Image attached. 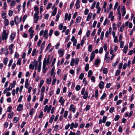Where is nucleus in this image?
<instances>
[{"mask_svg": "<svg viewBox=\"0 0 135 135\" xmlns=\"http://www.w3.org/2000/svg\"><path fill=\"white\" fill-rule=\"evenodd\" d=\"M111 123L110 122L107 121L105 124V126L107 127H109Z\"/></svg>", "mask_w": 135, "mask_h": 135, "instance_id": "0e129e2a", "label": "nucleus"}, {"mask_svg": "<svg viewBox=\"0 0 135 135\" xmlns=\"http://www.w3.org/2000/svg\"><path fill=\"white\" fill-rule=\"evenodd\" d=\"M8 61V59L7 57H6L5 58L3 61V62L5 65H6L7 64Z\"/></svg>", "mask_w": 135, "mask_h": 135, "instance_id": "c03bdc74", "label": "nucleus"}, {"mask_svg": "<svg viewBox=\"0 0 135 135\" xmlns=\"http://www.w3.org/2000/svg\"><path fill=\"white\" fill-rule=\"evenodd\" d=\"M128 49V46H125L124 47L123 49V52L125 54H126Z\"/></svg>", "mask_w": 135, "mask_h": 135, "instance_id": "473e14b6", "label": "nucleus"}, {"mask_svg": "<svg viewBox=\"0 0 135 135\" xmlns=\"http://www.w3.org/2000/svg\"><path fill=\"white\" fill-rule=\"evenodd\" d=\"M92 45H90L88 47V50L89 52H91L92 51Z\"/></svg>", "mask_w": 135, "mask_h": 135, "instance_id": "6e6d98bb", "label": "nucleus"}, {"mask_svg": "<svg viewBox=\"0 0 135 135\" xmlns=\"http://www.w3.org/2000/svg\"><path fill=\"white\" fill-rule=\"evenodd\" d=\"M106 97V94L104 93H103L102 95V96L101 97H100V99L102 100H103L104 98Z\"/></svg>", "mask_w": 135, "mask_h": 135, "instance_id": "a18cd8bd", "label": "nucleus"}, {"mask_svg": "<svg viewBox=\"0 0 135 135\" xmlns=\"http://www.w3.org/2000/svg\"><path fill=\"white\" fill-rule=\"evenodd\" d=\"M46 63L45 62V60L44 61L42 66V72L43 73H45L46 72L47 68H46Z\"/></svg>", "mask_w": 135, "mask_h": 135, "instance_id": "0eeeda50", "label": "nucleus"}, {"mask_svg": "<svg viewBox=\"0 0 135 135\" xmlns=\"http://www.w3.org/2000/svg\"><path fill=\"white\" fill-rule=\"evenodd\" d=\"M41 62H39L38 65V66L37 68L38 71L40 72V71L41 68Z\"/></svg>", "mask_w": 135, "mask_h": 135, "instance_id": "7c9ffc66", "label": "nucleus"}, {"mask_svg": "<svg viewBox=\"0 0 135 135\" xmlns=\"http://www.w3.org/2000/svg\"><path fill=\"white\" fill-rule=\"evenodd\" d=\"M83 95V98L84 99H86L87 98L88 95V92L86 91Z\"/></svg>", "mask_w": 135, "mask_h": 135, "instance_id": "f3484780", "label": "nucleus"}, {"mask_svg": "<svg viewBox=\"0 0 135 135\" xmlns=\"http://www.w3.org/2000/svg\"><path fill=\"white\" fill-rule=\"evenodd\" d=\"M104 36V32L103 31L101 32L100 38V39L102 40L103 39Z\"/></svg>", "mask_w": 135, "mask_h": 135, "instance_id": "13d9d810", "label": "nucleus"}, {"mask_svg": "<svg viewBox=\"0 0 135 135\" xmlns=\"http://www.w3.org/2000/svg\"><path fill=\"white\" fill-rule=\"evenodd\" d=\"M6 12H5L4 11L2 12V13L1 15L2 16V18L3 19H6Z\"/></svg>", "mask_w": 135, "mask_h": 135, "instance_id": "bb28decb", "label": "nucleus"}, {"mask_svg": "<svg viewBox=\"0 0 135 135\" xmlns=\"http://www.w3.org/2000/svg\"><path fill=\"white\" fill-rule=\"evenodd\" d=\"M92 16V13H89V14H88V15L87 16V18H86L87 21H89L90 20Z\"/></svg>", "mask_w": 135, "mask_h": 135, "instance_id": "412c9836", "label": "nucleus"}, {"mask_svg": "<svg viewBox=\"0 0 135 135\" xmlns=\"http://www.w3.org/2000/svg\"><path fill=\"white\" fill-rule=\"evenodd\" d=\"M28 79H26V80L25 84V87L26 88H27L28 87Z\"/></svg>", "mask_w": 135, "mask_h": 135, "instance_id": "c756f323", "label": "nucleus"}, {"mask_svg": "<svg viewBox=\"0 0 135 135\" xmlns=\"http://www.w3.org/2000/svg\"><path fill=\"white\" fill-rule=\"evenodd\" d=\"M84 73H81L80 75L79 76V79L80 80H82L84 76Z\"/></svg>", "mask_w": 135, "mask_h": 135, "instance_id": "3c124183", "label": "nucleus"}, {"mask_svg": "<svg viewBox=\"0 0 135 135\" xmlns=\"http://www.w3.org/2000/svg\"><path fill=\"white\" fill-rule=\"evenodd\" d=\"M93 74V72L91 70H89L88 73V77L90 78L91 77V76Z\"/></svg>", "mask_w": 135, "mask_h": 135, "instance_id": "2f4dec72", "label": "nucleus"}, {"mask_svg": "<svg viewBox=\"0 0 135 135\" xmlns=\"http://www.w3.org/2000/svg\"><path fill=\"white\" fill-rule=\"evenodd\" d=\"M14 114V113L13 112H11L8 114V118H11L13 117Z\"/></svg>", "mask_w": 135, "mask_h": 135, "instance_id": "58836bf2", "label": "nucleus"}, {"mask_svg": "<svg viewBox=\"0 0 135 135\" xmlns=\"http://www.w3.org/2000/svg\"><path fill=\"white\" fill-rule=\"evenodd\" d=\"M104 83L103 81H101L99 84V87L100 89H102L103 88Z\"/></svg>", "mask_w": 135, "mask_h": 135, "instance_id": "4468645a", "label": "nucleus"}, {"mask_svg": "<svg viewBox=\"0 0 135 135\" xmlns=\"http://www.w3.org/2000/svg\"><path fill=\"white\" fill-rule=\"evenodd\" d=\"M121 11L122 13V15L123 16H124L126 13V11L125 10V7L124 6H123L122 7Z\"/></svg>", "mask_w": 135, "mask_h": 135, "instance_id": "ddd939ff", "label": "nucleus"}, {"mask_svg": "<svg viewBox=\"0 0 135 135\" xmlns=\"http://www.w3.org/2000/svg\"><path fill=\"white\" fill-rule=\"evenodd\" d=\"M14 21L16 25L18 24L19 23V18L18 16H16L14 18Z\"/></svg>", "mask_w": 135, "mask_h": 135, "instance_id": "dca6fc26", "label": "nucleus"}, {"mask_svg": "<svg viewBox=\"0 0 135 135\" xmlns=\"http://www.w3.org/2000/svg\"><path fill=\"white\" fill-rule=\"evenodd\" d=\"M51 44H49L47 46V47H46V49L45 50V51H47L51 47Z\"/></svg>", "mask_w": 135, "mask_h": 135, "instance_id": "774afa93", "label": "nucleus"}, {"mask_svg": "<svg viewBox=\"0 0 135 135\" xmlns=\"http://www.w3.org/2000/svg\"><path fill=\"white\" fill-rule=\"evenodd\" d=\"M44 98V94H40V101L42 102L43 101Z\"/></svg>", "mask_w": 135, "mask_h": 135, "instance_id": "37998d69", "label": "nucleus"}, {"mask_svg": "<svg viewBox=\"0 0 135 135\" xmlns=\"http://www.w3.org/2000/svg\"><path fill=\"white\" fill-rule=\"evenodd\" d=\"M48 30L47 29H46L44 31L43 36L46 39H47L48 37Z\"/></svg>", "mask_w": 135, "mask_h": 135, "instance_id": "6e6552de", "label": "nucleus"}, {"mask_svg": "<svg viewBox=\"0 0 135 135\" xmlns=\"http://www.w3.org/2000/svg\"><path fill=\"white\" fill-rule=\"evenodd\" d=\"M63 24L62 23H60L59 25V29L60 30H61L62 29L63 27Z\"/></svg>", "mask_w": 135, "mask_h": 135, "instance_id": "680f3d73", "label": "nucleus"}, {"mask_svg": "<svg viewBox=\"0 0 135 135\" xmlns=\"http://www.w3.org/2000/svg\"><path fill=\"white\" fill-rule=\"evenodd\" d=\"M58 54L60 57H62L64 54V49H60L58 51Z\"/></svg>", "mask_w": 135, "mask_h": 135, "instance_id": "39448f33", "label": "nucleus"}, {"mask_svg": "<svg viewBox=\"0 0 135 135\" xmlns=\"http://www.w3.org/2000/svg\"><path fill=\"white\" fill-rule=\"evenodd\" d=\"M13 13V11L12 10H9L8 13L9 16L10 17L12 16Z\"/></svg>", "mask_w": 135, "mask_h": 135, "instance_id": "8fccbe9b", "label": "nucleus"}, {"mask_svg": "<svg viewBox=\"0 0 135 135\" xmlns=\"http://www.w3.org/2000/svg\"><path fill=\"white\" fill-rule=\"evenodd\" d=\"M39 13H38V12H35L34 14V19H38L39 18V16H38Z\"/></svg>", "mask_w": 135, "mask_h": 135, "instance_id": "b1692460", "label": "nucleus"}, {"mask_svg": "<svg viewBox=\"0 0 135 135\" xmlns=\"http://www.w3.org/2000/svg\"><path fill=\"white\" fill-rule=\"evenodd\" d=\"M81 87L80 85H78L75 87L76 90L77 91H79Z\"/></svg>", "mask_w": 135, "mask_h": 135, "instance_id": "864d4df0", "label": "nucleus"}, {"mask_svg": "<svg viewBox=\"0 0 135 135\" xmlns=\"http://www.w3.org/2000/svg\"><path fill=\"white\" fill-rule=\"evenodd\" d=\"M38 61L36 59L34 60L33 62H31V64L29 65V68L30 69H32L33 70L34 69L35 66H37Z\"/></svg>", "mask_w": 135, "mask_h": 135, "instance_id": "f03ea898", "label": "nucleus"}, {"mask_svg": "<svg viewBox=\"0 0 135 135\" xmlns=\"http://www.w3.org/2000/svg\"><path fill=\"white\" fill-rule=\"evenodd\" d=\"M96 4V2L95 1H94L93 2V3L92 5H91V9H93L95 7V6Z\"/></svg>", "mask_w": 135, "mask_h": 135, "instance_id": "338daca9", "label": "nucleus"}, {"mask_svg": "<svg viewBox=\"0 0 135 135\" xmlns=\"http://www.w3.org/2000/svg\"><path fill=\"white\" fill-rule=\"evenodd\" d=\"M89 69V65L88 64H87L85 66V71H87Z\"/></svg>", "mask_w": 135, "mask_h": 135, "instance_id": "4d7b16f0", "label": "nucleus"}, {"mask_svg": "<svg viewBox=\"0 0 135 135\" xmlns=\"http://www.w3.org/2000/svg\"><path fill=\"white\" fill-rule=\"evenodd\" d=\"M32 28L31 27L29 30L28 32L30 33V38H32L33 35V32L34 31L33 30H32Z\"/></svg>", "mask_w": 135, "mask_h": 135, "instance_id": "9d476101", "label": "nucleus"}, {"mask_svg": "<svg viewBox=\"0 0 135 135\" xmlns=\"http://www.w3.org/2000/svg\"><path fill=\"white\" fill-rule=\"evenodd\" d=\"M8 32H7L5 30H3L2 34V40H6L8 38Z\"/></svg>", "mask_w": 135, "mask_h": 135, "instance_id": "f257e3e1", "label": "nucleus"}, {"mask_svg": "<svg viewBox=\"0 0 135 135\" xmlns=\"http://www.w3.org/2000/svg\"><path fill=\"white\" fill-rule=\"evenodd\" d=\"M49 109L48 106V105H46L44 108V112H45L47 111V113H48V110Z\"/></svg>", "mask_w": 135, "mask_h": 135, "instance_id": "a19ab883", "label": "nucleus"}, {"mask_svg": "<svg viewBox=\"0 0 135 135\" xmlns=\"http://www.w3.org/2000/svg\"><path fill=\"white\" fill-rule=\"evenodd\" d=\"M103 48L104 50L106 51L107 50V44H105L103 45Z\"/></svg>", "mask_w": 135, "mask_h": 135, "instance_id": "bf43d9fd", "label": "nucleus"}, {"mask_svg": "<svg viewBox=\"0 0 135 135\" xmlns=\"http://www.w3.org/2000/svg\"><path fill=\"white\" fill-rule=\"evenodd\" d=\"M35 110L33 108L31 109L29 111V115L32 116L35 112Z\"/></svg>", "mask_w": 135, "mask_h": 135, "instance_id": "a211bd4d", "label": "nucleus"}, {"mask_svg": "<svg viewBox=\"0 0 135 135\" xmlns=\"http://www.w3.org/2000/svg\"><path fill=\"white\" fill-rule=\"evenodd\" d=\"M68 113V112L67 110H65L64 112V117L65 118H67Z\"/></svg>", "mask_w": 135, "mask_h": 135, "instance_id": "f704fd0d", "label": "nucleus"}, {"mask_svg": "<svg viewBox=\"0 0 135 135\" xmlns=\"http://www.w3.org/2000/svg\"><path fill=\"white\" fill-rule=\"evenodd\" d=\"M22 60V59L21 58H20L18 60L17 62V65H21V63Z\"/></svg>", "mask_w": 135, "mask_h": 135, "instance_id": "603ef678", "label": "nucleus"}, {"mask_svg": "<svg viewBox=\"0 0 135 135\" xmlns=\"http://www.w3.org/2000/svg\"><path fill=\"white\" fill-rule=\"evenodd\" d=\"M55 68L54 67H53L52 68L51 71V76H53V78H54L55 76V75H53Z\"/></svg>", "mask_w": 135, "mask_h": 135, "instance_id": "a878e982", "label": "nucleus"}, {"mask_svg": "<svg viewBox=\"0 0 135 135\" xmlns=\"http://www.w3.org/2000/svg\"><path fill=\"white\" fill-rule=\"evenodd\" d=\"M78 126V123L76 122L75 123L74 122H72L70 124V129L72 130L74 127L75 128H76Z\"/></svg>", "mask_w": 135, "mask_h": 135, "instance_id": "7ed1b4c3", "label": "nucleus"}, {"mask_svg": "<svg viewBox=\"0 0 135 135\" xmlns=\"http://www.w3.org/2000/svg\"><path fill=\"white\" fill-rule=\"evenodd\" d=\"M16 4V2L15 0H14L11 1V3L10 6H14Z\"/></svg>", "mask_w": 135, "mask_h": 135, "instance_id": "09e8293b", "label": "nucleus"}, {"mask_svg": "<svg viewBox=\"0 0 135 135\" xmlns=\"http://www.w3.org/2000/svg\"><path fill=\"white\" fill-rule=\"evenodd\" d=\"M114 43H117L118 42V39L117 37L116 36L114 37Z\"/></svg>", "mask_w": 135, "mask_h": 135, "instance_id": "052dcab7", "label": "nucleus"}, {"mask_svg": "<svg viewBox=\"0 0 135 135\" xmlns=\"http://www.w3.org/2000/svg\"><path fill=\"white\" fill-rule=\"evenodd\" d=\"M45 90V86H43L41 88V94H44Z\"/></svg>", "mask_w": 135, "mask_h": 135, "instance_id": "49530a36", "label": "nucleus"}, {"mask_svg": "<svg viewBox=\"0 0 135 135\" xmlns=\"http://www.w3.org/2000/svg\"><path fill=\"white\" fill-rule=\"evenodd\" d=\"M45 44V41H44L41 45V51H42L44 49Z\"/></svg>", "mask_w": 135, "mask_h": 135, "instance_id": "c85d7f7f", "label": "nucleus"}, {"mask_svg": "<svg viewBox=\"0 0 135 135\" xmlns=\"http://www.w3.org/2000/svg\"><path fill=\"white\" fill-rule=\"evenodd\" d=\"M52 78L51 77H49L46 80V82L47 84H49L51 82Z\"/></svg>", "mask_w": 135, "mask_h": 135, "instance_id": "4be33fe9", "label": "nucleus"}, {"mask_svg": "<svg viewBox=\"0 0 135 135\" xmlns=\"http://www.w3.org/2000/svg\"><path fill=\"white\" fill-rule=\"evenodd\" d=\"M100 61L98 59H97L95 62V65H98L100 63Z\"/></svg>", "mask_w": 135, "mask_h": 135, "instance_id": "79ce46f5", "label": "nucleus"}, {"mask_svg": "<svg viewBox=\"0 0 135 135\" xmlns=\"http://www.w3.org/2000/svg\"><path fill=\"white\" fill-rule=\"evenodd\" d=\"M16 84V81L15 80L13 81L12 83H11L9 85V86L8 88V91H10L11 90L13 87H14L15 86V85Z\"/></svg>", "mask_w": 135, "mask_h": 135, "instance_id": "423d86ee", "label": "nucleus"}, {"mask_svg": "<svg viewBox=\"0 0 135 135\" xmlns=\"http://www.w3.org/2000/svg\"><path fill=\"white\" fill-rule=\"evenodd\" d=\"M95 54H94V52H92L90 56V61H92L94 58Z\"/></svg>", "mask_w": 135, "mask_h": 135, "instance_id": "6ab92c4d", "label": "nucleus"}, {"mask_svg": "<svg viewBox=\"0 0 135 135\" xmlns=\"http://www.w3.org/2000/svg\"><path fill=\"white\" fill-rule=\"evenodd\" d=\"M109 18H111V20L112 21L113 20L114 18V16H113V12L111 11L110 12L108 16Z\"/></svg>", "mask_w": 135, "mask_h": 135, "instance_id": "9b49d317", "label": "nucleus"}, {"mask_svg": "<svg viewBox=\"0 0 135 135\" xmlns=\"http://www.w3.org/2000/svg\"><path fill=\"white\" fill-rule=\"evenodd\" d=\"M65 101V100L64 99H63V97H60V98L59 100V103H61V105L62 106H64Z\"/></svg>", "mask_w": 135, "mask_h": 135, "instance_id": "1a4fd4ad", "label": "nucleus"}, {"mask_svg": "<svg viewBox=\"0 0 135 135\" xmlns=\"http://www.w3.org/2000/svg\"><path fill=\"white\" fill-rule=\"evenodd\" d=\"M57 7H55L54 8L53 11L52 12V16H54L55 15L57 12Z\"/></svg>", "mask_w": 135, "mask_h": 135, "instance_id": "5701e85b", "label": "nucleus"}, {"mask_svg": "<svg viewBox=\"0 0 135 135\" xmlns=\"http://www.w3.org/2000/svg\"><path fill=\"white\" fill-rule=\"evenodd\" d=\"M19 120V119L18 117H15L13 119V121L15 123H16Z\"/></svg>", "mask_w": 135, "mask_h": 135, "instance_id": "e433bc0d", "label": "nucleus"}, {"mask_svg": "<svg viewBox=\"0 0 135 135\" xmlns=\"http://www.w3.org/2000/svg\"><path fill=\"white\" fill-rule=\"evenodd\" d=\"M36 49H34L33 50L32 54V56H34L36 52Z\"/></svg>", "mask_w": 135, "mask_h": 135, "instance_id": "69168bd1", "label": "nucleus"}, {"mask_svg": "<svg viewBox=\"0 0 135 135\" xmlns=\"http://www.w3.org/2000/svg\"><path fill=\"white\" fill-rule=\"evenodd\" d=\"M124 23H123V25L120 27L119 31L120 32H122L124 30Z\"/></svg>", "mask_w": 135, "mask_h": 135, "instance_id": "cd10ccee", "label": "nucleus"}, {"mask_svg": "<svg viewBox=\"0 0 135 135\" xmlns=\"http://www.w3.org/2000/svg\"><path fill=\"white\" fill-rule=\"evenodd\" d=\"M107 117L106 116H104L103 118L102 122L103 123H105L107 120Z\"/></svg>", "mask_w": 135, "mask_h": 135, "instance_id": "ea45409f", "label": "nucleus"}, {"mask_svg": "<svg viewBox=\"0 0 135 135\" xmlns=\"http://www.w3.org/2000/svg\"><path fill=\"white\" fill-rule=\"evenodd\" d=\"M98 89H97L95 91V98L97 99L98 98Z\"/></svg>", "mask_w": 135, "mask_h": 135, "instance_id": "4c0bfd02", "label": "nucleus"}, {"mask_svg": "<svg viewBox=\"0 0 135 135\" xmlns=\"http://www.w3.org/2000/svg\"><path fill=\"white\" fill-rule=\"evenodd\" d=\"M23 108V105L22 104H19L17 108V110L18 111L20 112L22 110Z\"/></svg>", "mask_w": 135, "mask_h": 135, "instance_id": "f8f14e48", "label": "nucleus"}, {"mask_svg": "<svg viewBox=\"0 0 135 135\" xmlns=\"http://www.w3.org/2000/svg\"><path fill=\"white\" fill-rule=\"evenodd\" d=\"M4 24L6 26H7L9 25V22L8 19H4Z\"/></svg>", "mask_w": 135, "mask_h": 135, "instance_id": "393cba45", "label": "nucleus"}, {"mask_svg": "<svg viewBox=\"0 0 135 135\" xmlns=\"http://www.w3.org/2000/svg\"><path fill=\"white\" fill-rule=\"evenodd\" d=\"M108 72V69L106 68H104L103 71V73L106 74Z\"/></svg>", "mask_w": 135, "mask_h": 135, "instance_id": "e2e57ef3", "label": "nucleus"}, {"mask_svg": "<svg viewBox=\"0 0 135 135\" xmlns=\"http://www.w3.org/2000/svg\"><path fill=\"white\" fill-rule=\"evenodd\" d=\"M8 52H9L8 49L7 48L5 49L4 50V54L6 56L8 55Z\"/></svg>", "mask_w": 135, "mask_h": 135, "instance_id": "de8ad7c7", "label": "nucleus"}, {"mask_svg": "<svg viewBox=\"0 0 135 135\" xmlns=\"http://www.w3.org/2000/svg\"><path fill=\"white\" fill-rule=\"evenodd\" d=\"M75 61V59L74 58H72L70 62V65L72 66H73L74 65V63Z\"/></svg>", "mask_w": 135, "mask_h": 135, "instance_id": "72a5a7b5", "label": "nucleus"}, {"mask_svg": "<svg viewBox=\"0 0 135 135\" xmlns=\"http://www.w3.org/2000/svg\"><path fill=\"white\" fill-rule=\"evenodd\" d=\"M120 117V116L118 115H117L115 117L114 119V120L115 121H117L118 120Z\"/></svg>", "mask_w": 135, "mask_h": 135, "instance_id": "5fc2aeb1", "label": "nucleus"}, {"mask_svg": "<svg viewBox=\"0 0 135 135\" xmlns=\"http://www.w3.org/2000/svg\"><path fill=\"white\" fill-rule=\"evenodd\" d=\"M15 34L13 33H12L10 35V38L12 42L13 41V40L15 38Z\"/></svg>", "mask_w": 135, "mask_h": 135, "instance_id": "aec40b11", "label": "nucleus"}, {"mask_svg": "<svg viewBox=\"0 0 135 135\" xmlns=\"http://www.w3.org/2000/svg\"><path fill=\"white\" fill-rule=\"evenodd\" d=\"M54 117H55V116L54 115H52L51 117L50 118L49 120V122L50 123H52V122L53 120L54 119Z\"/></svg>", "mask_w": 135, "mask_h": 135, "instance_id": "c9c22d12", "label": "nucleus"}, {"mask_svg": "<svg viewBox=\"0 0 135 135\" xmlns=\"http://www.w3.org/2000/svg\"><path fill=\"white\" fill-rule=\"evenodd\" d=\"M79 3L80 1L79 0H77L76 4H75V6L76 9H78L80 8V5H79Z\"/></svg>", "mask_w": 135, "mask_h": 135, "instance_id": "2eb2a0df", "label": "nucleus"}, {"mask_svg": "<svg viewBox=\"0 0 135 135\" xmlns=\"http://www.w3.org/2000/svg\"><path fill=\"white\" fill-rule=\"evenodd\" d=\"M76 107L74 105L71 104L70 106L69 110L72 111L73 113H75L76 110Z\"/></svg>", "mask_w": 135, "mask_h": 135, "instance_id": "20e7f679", "label": "nucleus"}]
</instances>
